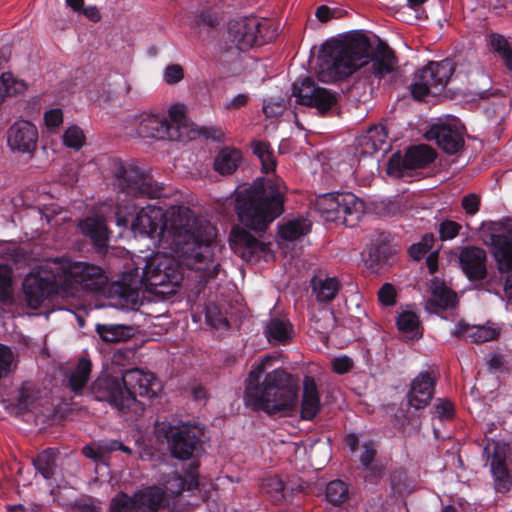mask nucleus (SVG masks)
<instances>
[{
	"instance_id": "38",
	"label": "nucleus",
	"mask_w": 512,
	"mask_h": 512,
	"mask_svg": "<svg viewBox=\"0 0 512 512\" xmlns=\"http://www.w3.org/2000/svg\"><path fill=\"white\" fill-rule=\"evenodd\" d=\"M0 303L5 306L15 303L13 269L7 264H0Z\"/></svg>"
},
{
	"instance_id": "1",
	"label": "nucleus",
	"mask_w": 512,
	"mask_h": 512,
	"mask_svg": "<svg viewBox=\"0 0 512 512\" xmlns=\"http://www.w3.org/2000/svg\"><path fill=\"white\" fill-rule=\"evenodd\" d=\"M371 43L361 32H353L341 40H332L322 46L319 77L334 82L345 79L357 71L367 58L371 59V74L381 80L397 68L398 60L387 43L379 41L370 55Z\"/></svg>"
},
{
	"instance_id": "58",
	"label": "nucleus",
	"mask_w": 512,
	"mask_h": 512,
	"mask_svg": "<svg viewBox=\"0 0 512 512\" xmlns=\"http://www.w3.org/2000/svg\"><path fill=\"white\" fill-rule=\"evenodd\" d=\"M434 415L440 421H446L452 419L454 415V406L448 400H440L434 410Z\"/></svg>"
},
{
	"instance_id": "11",
	"label": "nucleus",
	"mask_w": 512,
	"mask_h": 512,
	"mask_svg": "<svg viewBox=\"0 0 512 512\" xmlns=\"http://www.w3.org/2000/svg\"><path fill=\"white\" fill-rule=\"evenodd\" d=\"M199 461L192 459L184 473L160 472L156 476L159 486L167 497V509L171 512L180 511V498L183 492H193L199 488Z\"/></svg>"
},
{
	"instance_id": "19",
	"label": "nucleus",
	"mask_w": 512,
	"mask_h": 512,
	"mask_svg": "<svg viewBox=\"0 0 512 512\" xmlns=\"http://www.w3.org/2000/svg\"><path fill=\"white\" fill-rule=\"evenodd\" d=\"M428 140H435L445 153L454 155L463 149L465 141L463 131L456 124L438 123L427 131Z\"/></svg>"
},
{
	"instance_id": "37",
	"label": "nucleus",
	"mask_w": 512,
	"mask_h": 512,
	"mask_svg": "<svg viewBox=\"0 0 512 512\" xmlns=\"http://www.w3.org/2000/svg\"><path fill=\"white\" fill-rule=\"evenodd\" d=\"M253 153L258 157L261 162V169L263 173H270L275 171L277 161L274 151L267 141L253 140L251 142Z\"/></svg>"
},
{
	"instance_id": "34",
	"label": "nucleus",
	"mask_w": 512,
	"mask_h": 512,
	"mask_svg": "<svg viewBox=\"0 0 512 512\" xmlns=\"http://www.w3.org/2000/svg\"><path fill=\"white\" fill-rule=\"evenodd\" d=\"M386 239L387 237L384 236L380 242L369 249L365 265L372 273H377L392 255V249Z\"/></svg>"
},
{
	"instance_id": "45",
	"label": "nucleus",
	"mask_w": 512,
	"mask_h": 512,
	"mask_svg": "<svg viewBox=\"0 0 512 512\" xmlns=\"http://www.w3.org/2000/svg\"><path fill=\"white\" fill-rule=\"evenodd\" d=\"M435 237L432 233H426L417 243H413L409 249V256L416 261L421 260L434 246Z\"/></svg>"
},
{
	"instance_id": "10",
	"label": "nucleus",
	"mask_w": 512,
	"mask_h": 512,
	"mask_svg": "<svg viewBox=\"0 0 512 512\" xmlns=\"http://www.w3.org/2000/svg\"><path fill=\"white\" fill-rule=\"evenodd\" d=\"M110 170L115 185L127 195L149 198H158L162 195L163 188L155 184L151 176L135 165L126 164L119 158H113L110 161Z\"/></svg>"
},
{
	"instance_id": "47",
	"label": "nucleus",
	"mask_w": 512,
	"mask_h": 512,
	"mask_svg": "<svg viewBox=\"0 0 512 512\" xmlns=\"http://www.w3.org/2000/svg\"><path fill=\"white\" fill-rule=\"evenodd\" d=\"M348 497V487L341 480H334L326 487V498L333 504H340Z\"/></svg>"
},
{
	"instance_id": "44",
	"label": "nucleus",
	"mask_w": 512,
	"mask_h": 512,
	"mask_svg": "<svg viewBox=\"0 0 512 512\" xmlns=\"http://www.w3.org/2000/svg\"><path fill=\"white\" fill-rule=\"evenodd\" d=\"M310 231V224L305 220H292L282 225L279 234L284 240L293 241L306 235Z\"/></svg>"
},
{
	"instance_id": "14",
	"label": "nucleus",
	"mask_w": 512,
	"mask_h": 512,
	"mask_svg": "<svg viewBox=\"0 0 512 512\" xmlns=\"http://www.w3.org/2000/svg\"><path fill=\"white\" fill-rule=\"evenodd\" d=\"M129 207H119L115 213L118 226L126 227L129 223L135 234L152 237L158 230L162 233L166 226L165 213L160 207L148 205L137 213L128 212Z\"/></svg>"
},
{
	"instance_id": "49",
	"label": "nucleus",
	"mask_w": 512,
	"mask_h": 512,
	"mask_svg": "<svg viewBox=\"0 0 512 512\" xmlns=\"http://www.w3.org/2000/svg\"><path fill=\"white\" fill-rule=\"evenodd\" d=\"M168 124L169 127H174L179 134V140L182 138L183 133L181 131L185 124L186 117L184 107L182 105H174L168 111Z\"/></svg>"
},
{
	"instance_id": "60",
	"label": "nucleus",
	"mask_w": 512,
	"mask_h": 512,
	"mask_svg": "<svg viewBox=\"0 0 512 512\" xmlns=\"http://www.w3.org/2000/svg\"><path fill=\"white\" fill-rule=\"evenodd\" d=\"M44 121L49 129L59 127L63 122V113L59 108L50 109L44 114Z\"/></svg>"
},
{
	"instance_id": "15",
	"label": "nucleus",
	"mask_w": 512,
	"mask_h": 512,
	"mask_svg": "<svg viewBox=\"0 0 512 512\" xmlns=\"http://www.w3.org/2000/svg\"><path fill=\"white\" fill-rule=\"evenodd\" d=\"M142 280L149 286L170 287L166 293H172L183 280L182 268L175 259L157 255L147 262Z\"/></svg>"
},
{
	"instance_id": "8",
	"label": "nucleus",
	"mask_w": 512,
	"mask_h": 512,
	"mask_svg": "<svg viewBox=\"0 0 512 512\" xmlns=\"http://www.w3.org/2000/svg\"><path fill=\"white\" fill-rule=\"evenodd\" d=\"M315 209L325 221L354 227L364 214L365 204L351 192L326 193L315 199Z\"/></svg>"
},
{
	"instance_id": "62",
	"label": "nucleus",
	"mask_w": 512,
	"mask_h": 512,
	"mask_svg": "<svg viewBox=\"0 0 512 512\" xmlns=\"http://www.w3.org/2000/svg\"><path fill=\"white\" fill-rule=\"evenodd\" d=\"M199 134L206 139H211L213 141H223L224 140V132L221 128L217 127H201L199 130Z\"/></svg>"
},
{
	"instance_id": "50",
	"label": "nucleus",
	"mask_w": 512,
	"mask_h": 512,
	"mask_svg": "<svg viewBox=\"0 0 512 512\" xmlns=\"http://www.w3.org/2000/svg\"><path fill=\"white\" fill-rule=\"evenodd\" d=\"M462 225L456 221L446 219L439 224L438 233L441 241L452 240L457 237Z\"/></svg>"
},
{
	"instance_id": "57",
	"label": "nucleus",
	"mask_w": 512,
	"mask_h": 512,
	"mask_svg": "<svg viewBox=\"0 0 512 512\" xmlns=\"http://www.w3.org/2000/svg\"><path fill=\"white\" fill-rule=\"evenodd\" d=\"M16 354H0V380L16 369Z\"/></svg>"
},
{
	"instance_id": "13",
	"label": "nucleus",
	"mask_w": 512,
	"mask_h": 512,
	"mask_svg": "<svg viewBox=\"0 0 512 512\" xmlns=\"http://www.w3.org/2000/svg\"><path fill=\"white\" fill-rule=\"evenodd\" d=\"M454 73V65L449 59L431 61L415 73L411 84V94L416 100H424L430 93L439 94Z\"/></svg>"
},
{
	"instance_id": "56",
	"label": "nucleus",
	"mask_w": 512,
	"mask_h": 512,
	"mask_svg": "<svg viewBox=\"0 0 512 512\" xmlns=\"http://www.w3.org/2000/svg\"><path fill=\"white\" fill-rule=\"evenodd\" d=\"M487 42L493 53L499 54L510 46L508 40L501 34L491 32L487 35Z\"/></svg>"
},
{
	"instance_id": "64",
	"label": "nucleus",
	"mask_w": 512,
	"mask_h": 512,
	"mask_svg": "<svg viewBox=\"0 0 512 512\" xmlns=\"http://www.w3.org/2000/svg\"><path fill=\"white\" fill-rule=\"evenodd\" d=\"M473 325H469L468 323H466L464 320H460L455 328L451 331V335L456 337V338H467L470 340V335H471V327Z\"/></svg>"
},
{
	"instance_id": "26",
	"label": "nucleus",
	"mask_w": 512,
	"mask_h": 512,
	"mask_svg": "<svg viewBox=\"0 0 512 512\" xmlns=\"http://www.w3.org/2000/svg\"><path fill=\"white\" fill-rule=\"evenodd\" d=\"M230 245L234 250L244 249L242 256L244 257L246 251L253 255L257 253H265L267 244L260 242L250 232L242 227L235 226L232 228L229 236Z\"/></svg>"
},
{
	"instance_id": "61",
	"label": "nucleus",
	"mask_w": 512,
	"mask_h": 512,
	"mask_svg": "<svg viewBox=\"0 0 512 512\" xmlns=\"http://www.w3.org/2000/svg\"><path fill=\"white\" fill-rule=\"evenodd\" d=\"M351 366L352 360L345 354L337 357L332 363L333 370L338 374H344L348 372Z\"/></svg>"
},
{
	"instance_id": "51",
	"label": "nucleus",
	"mask_w": 512,
	"mask_h": 512,
	"mask_svg": "<svg viewBox=\"0 0 512 512\" xmlns=\"http://www.w3.org/2000/svg\"><path fill=\"white\" fill-rule=\"evenodd\" d=\"M108 512H134L130 497L123 492L118 493L111 500Z\"/></svg>"
},
{
	"instance_id": "32",
	"label": "nucleus",
	"mask_w": 512,
	"mask_h": 512,
	"mask_svg": "<svg viewBox=\"0 0 512 512\" xmlns=\"http://www.w3.org/2000/svg\"><path fill=\"white\" fill-rule=\"evenodd\" d=\"M91 367L90 359L88 357H81L78 363L66 375L68 386L75 395H80L88 383Z\"/></svg>"
},
{
	"instance_id": "16",
	"label": "nucleus",
	"mask_w": 512,
	"mask_h": 512,
	"mask_svg": "<svg viewBox=\"0 0 512 512\" xmlns=\"http://www.w3.org/2000/svg\"><path fill=\"white\" fill-rule=\"evenodd\" d=\"M436 151L428 145L421 144L409 147L405 154H392L387 164V174L395 178H403L407 171L423 169L436 159Z\"/></svg>"
},
{
	"instance_id": "42",
	"label": "nucleus",
	"mask_w": 512,
	"mask_h": 512,
	"mask_svg": "<svg viewBox=\"0 0 512 512\" xmlns=\"http://www.w3.org/2000/svg\"><path fill=\"white\" fill-rule=\"evenodd\" d=\"M261 489L272 501L279 502L285 498V484L277 476H265L261 479Z\"/></svg>"
},
{
	"instance_id": "27",
	"label": "nucleus",
	"mask_w": 512,
	"mask_h": 512,
	"mask_svg": "<svg viewBox=\"0 0 512 512\" xmlns=\"http://www.w3.org/2000/svg\"><path fill=\"white\" fill-rule=\"evenodd\" d=\"M459 303L458 296L455 291L450 289L438 279L431 282V296L427 301V305L434 310H447L455 308Z\"/></svg>"
},
{
	"instance_id": "55",
	"label": "nucleus",
	"mask_w": 512,
	"mask_h": 512,
	"mask_svg": "<svg viewBox=\"0 0 512 512\" xmlns=\"http://www.w3.org/2000/svg\"><path fill=\"white\" fill-rule=\"evenodd\" d=\"M378 300L382 305L393 306L396 303V290L390 283H385L378 291Z\"/></svg>"
},
{
	"instance_id": "2",
	"label": "nucleus",
	"mask_w": 512,
	"mask_h": 512,
	"mask_svg": "<svg viewBox=\"0 0 512 512\" xmlns=\"http://www.w3.org/2000/svg\"><path fill=\"white\" fill-rule=\"evenodd\" d=\"M276 357L267 354L253 365L245 380L244 403L254 411L268 415L290 411L297 406L299 380L283 369L266 372Z\"/></svg>"
},
{
	"instance_id": "29",
	"label": "nucleus",
	"mask_w": 512,
	"mask_h": 512,
	"mask_svg": "<svg viewBox=\"0 0 512 512\" xmlns=\"http://www.w3.org/2000/svg\"><path fill=\"white\" fill-rule=\"evenodd\" d=\"M242 160L243 154L240 149L226 146L215 156L213 167L221 175H231L238 169Z\"/></svg>"
},
{
	"instance_id": "7",
	"label": "nucleus",
	"mask_w": 512,
	"mask_h": 512,
	"mask_svg": "<svg viewBox=\"0 0 512 512\" xmlns=\"http://www.w3.org/2000/svg\"><path fill=\"white\" fill-rule=\"evenodd\" d=\"M23 294L31 309H38L54 296L66 298L57 257L47 259L23 280Z\"/></svg>"
},
{
	"instance_id": "3",
	"label": "nucleus",
	"mask_w": 512,
	"mask_h": 512,
	"mask_svg": "<svg viewBox=\"0 0 512 512\" xmlns=\"http://www.w3.org/2000/svg\"><path fill=\"white\" fill-rule=\"evenodd\" d=\"M171 249L182 257L190 269L200 273L199 282L207 283L218 276L220 262L214 257L212 242L216 229L209 222L195 219L190 223L172 224Z\"/></svg>"
},
{
	"instance_id": "40",
	"label": "nucleus",
	"mask_w": 512,
	"mask_h": 512,
	"mask_svg": "<svg viewBox=\"0 0 512 512\" xmlns=\"http://www.w3.org/2000/svg\"><path fill=\"white\" fill-rule=\"evenodd\" d=\"M509 449L505 443L497 442L494 445V452L491 456V472L496 481H502L508 476L506 452Z\"/></svg>"
},
{
	"instance_id": "28",
	"label": "nucleus",
	"mask_w": 512,
	"mask_h": 512,
	"mask_svg": "<svg viewBox=\"0 0 512 512\" xmlns=\"http://www.w3.org/2000/svg\"><path fill=\"white\" fill-rule=\"evenodd\" d=\"M264 333L268 342L273 346L289 344L295 336L293 325L277 318L268 321Z\"/></svg>"
},
{
	"instance_id": "63",
	"label": "nucleus",
	"mask_w": 512,
	"mask_h": 512,
	"mask_svg": "<svg viewBox=\"0 0 512 512\" xmlns=\"http://www.w3.org/2000/svg\"><path fill=\"white\" fill-rule=\"evenodd\" d=\"M196 22L200 26L214 28L219 24V19L215 13L204 11L197 17Z\"/></svg>"
},
{
	"instance_id": "31",
	"label": "nucleus",
	"mask_w": 512,
	"mask_h": 512,
	"mask_svg": "<svg viewBox=\"0 0 512 512\" xmlns=\"http://www.w3.org/2000/svg\"><path fill=\"white\" fill-rule=\"evenodd\" d=\"M96 332L106 343H121L131 339L136 329L131 325L123 324H97Z\"/></svg>"
},
{
	"instance_id": "48",
	"label": "nucleus",
	"mask_w": 512,
	"mask_h": 512,
	"mask_svg": "<svg viewBox=\"0 0 512 512\" xmlns=\"http://www.w3.org/2000/svg\"><path fill=\"white\" fill-rule=\"evenodd\" d=\"M63 143L69 148L79 150L85 143V135L76 125L70 126L63 134Z\"/></svg>"
},
{
	"instance_id": "53",
	"label": "nucleus",
	"mask_w": 512,
	"mask_h": 512,
	"mask_svg": "<svg viewBox=\"0 0 512 512\" xmlns=\"http://www.w3.org/2000/svg\"><path fill=\"white\" fill-rule=\"evenodd\" d=\"M376 455V448L372 441H367L362 444V453L360 455V462L366 470H373L372 464Z\"/></svg>"
},
{
	"instance_id": "21",
	"label": "nucleus",
	"mask_w": 512,
	"mask_h": 512,
	"mask_svg": "<svg viewBox=\"0 0 512 512\" xmlns=\"http://www.w3.org/2000/svg\"><path fill=\"white\" fill-rule=\"evenodd\" d=\"M492 254L501 274L512 271V220L503 224L502 228L491 235Z\"/></svg>"
},
{
	"instance_id": "18",
	"label": "nucleus",
	"mask_w": 512,
	"mask_h": 512,
	"mask_svg": "<svg viewBox=\"0 0 512 512\" xmlns=\"http://www.w3.org/2000/svg\"><path fill=\"white\" fill-rule=\"evenodd\" d=\"M136 132L141 138L156 140H179V134L174 127H169L164 115L143 113L138 118Z\"/></svg>"
},
{
	"instance_id": "25",
	"label": "nucleus",
	"mask_w": 512,
	"mask_h": 512,
	"mask_svg": "<svg viewBox=\"0 0 512 512\" xmlns=\"http://www.w3.org/2000/svg\"><path fill=\"white\" fill-rule=\"evenodd\" d=\"M321 408L320 393L315 380L305 376L303 380V396L301 402V418L312 420Z\"/></svg>"
},
{
	"instance_id": "6",
	"label": "nucleus",
	"mask_w": 512,
	"mask_h": 512,
	"mask_svg": "<svg viewBox=\"0 0 512 512\" xmlns=\"http://www.w3.org/2000/svg\"><path fill=\"white\" fill-rule=\"evenodd\" d=\"M57 259L66 298L75 297L80 291L101 292L107 286L108 276L102 267L66 256Z\"/></svg>"
},
{
	"instance_id": "36",
	"label": "nucleus",
	"mask_w": 512,
	"mask_h": 512,
	"mask_svg": "<svg viewBox=\"0 0 512 512\" xmlns=\"http://www.w3.org/2000/svg\"><path fill=\"white\" fill-rule=\"evenodd\" d=\"M397 327L407 341H413L422 336L420 321L414 312H402L397 318Z\"/></svg>"
},
{
	"instance_id": "20",
	"label": "nucleus",
	"mask_w": 512,
	"mask_h": 512,
	"mask_svg": "<svg viewBox=\"0 0 512 512\" xmlns=\"http://www.w3.org/2000/svg\"><path fill=\"white\" fill-rule=\"evenodd\" d=\"M38 130L30 121H16L7 131L8 146L20 153L33 154L37 148Z\"/></svg>"
},
{
	"instance_id": "9",
	"label": "nucleus",
	"mask_w": 512,
	"mask_h": 512,
	"mask_svg": "<svg viewBox=\"0 0 512 512\" xmlns=\"http://www.w3.org/2000/svg\"><path fill=\"white\" fill-rule=\"evenodd\" d=\"M228 36L240 51L264 45L277 36V27L271 19L246 16L228 23Z\"/></svg>"
},
{
	"instance_id": "17",
	"label": "nucleus",
	"mask_w": 512,
	"mask_h": 512,
	"mask_svg": "<svg viewBox=\"0 0 512 512\" xmlns=\"http://www.w3.org/2000/svg\"><path fill=\"white\" fill-rule=\"evenodd\" d=\"M293 92L299 104L314 107L322 115L337 104V97L334 93H331L326 88L317 86L309 77L301 81L300 87L294 84Z\"/></svg>"
},
{
	"instance_id": "39",
	"label": "nucleus",
	"mask_w": 512,
	"mask_h": 512,
	"mask_svg": "<svg viewBox=\"0 0 512 512\" xmlns=\"http://www.w3.org/2000/svg\"><path fill=\"white\" fill-rule=\"evenodd\" d=\"M36 470L48 482L49 486L53 485L54 475L56 473L55 453L48 449L39 453L33 461Z\"/></svg>"
},
{
	"instance_id": "30",
	"label": "nucleus",
	"mask_w": 512,
	"mask_h": 512,
	"mask_svg": "<svg viewBox=\"0 0 512 512\" xmlns=\"http://www.w3.org/2000/svg\"><path fill=\"white\" fill-rule=\"evenodd\" d=\"M312 292L318 302H330L336 298L341 284L336 277L315 275L310 281Z\"/></svg>"
},
{
	"instance_id": "52",
	"label": "nucleus",
	"mask_w": 512,
	"mask_h": 512,
	"mask_svg": "<svg viewBox=\"0 0 512 512\" xmlns=\"http://www.w3.org/2000/svg\"><path fill=\"white\" fill-rule=\"evenodd\" d=\"M206 320L214 328H228L229 322L222 315L217 306H208L206 309Z\"/></svg>"
},
{
	"instance_id": "22",
	"label": "nucleus",
	"mask_w": 512,
	"mask_h": 512,
	"mask_svg": "<svg viewBox=\"0 0 512 512\" xmlns=\"http://www.w3.org/2000/svg\"><path fill=\"white\" fill-rule=\"evenodd\" d=\"M459 263L470 281H482L487 277V254L483 248L476 246L461 248Z\"/></svg>"
},
{
	"instance_id": "41",
	"label": "nucleus",
	"mask_w": 512,
	"mask_h": 512,
	"mask_svg": "<svg viewBox=\"0 0 512 512\" xmlns=\"http://www.w3.org/2000/svg\"><path fill=\"white\" fill-rule=\"evenodd\" d=\"M37 392L30 382H24L18 390V396L15 403L17 413L33 411L37 399Z\"/></svg>"
},
{
	"instance_id": "33",
	"label": "nucleus",
	"mask_w": 512,
	"mask_h": 512,
	"mask_svg": "<svg viewBox=\"0 0 512 512\" xmlns=\"http://www.w3.org/2000/svg\"><path fill=\"white\" fill-rule=\"evenodd\" d=\"M387 138V128L383 124L374 125L361 136L360 145L365 153L373 154L382 149Z\"/></svg>"
},
{
	"instance_id": "24",
	"label": "nucleus",
	"mask_w": 512,
	"mask_h": 512,
	"mask_svg": "<svg viewBox=\"0 0 512 512\" xmlns=\"http://www.w3.org/2000/svg\"><path fill=\"white\" fill-rule=\"evenodd\" d=\"M434 392V379L427 371L420 372L412 381L407 398L411 407L416 410L425 408L431 401Z\"/></svg>"
},
{
	"instance_id": "12",
	"label": "nucleus",
	"mask_w": 512,
	"mask_h": 512,
	"mask_svg": "<svg viewBox=\"0 0 512 512\" xmlns=\"http://www.w3.org/2000/svg\"><path fill=\"white\" fill-rule=\"evenodd\" d=\"M158 433L167 440L172 456L179 460H188L200 447L202 428L191 422H179L175 425L163 423Z\"/></svg>"
},
{
	"instance_id": "35",
	"label": "nucleus",
	"mask_w": 512,
	"mask_h": 512,
	"mask_svg": "<svg viewBox=\"0 0 512 512\" xmlns=\"http://www.w3.org/2000/svg\"><path fill=\"white\" fill-rule=\"evenodd\" d=\"M83 233L89 236L94 244L103 248L108 242V232L104 222L96 218H87L80 223Z\"/></svg>"
},
{
	"instance_id": "54",
	"label": "nucleus",
	"mask_w": 512,
	"mask_h": 512,
	"mask_svg": "<svg viewBox=\"0 0 512 512\" xmlns=\"http://www.w3.org/2000/svg\"><path fill=\"white\" fill-rule=\"evenodd\" d=\"M164 81L169 85L179 83L184 78V70L179 64H170L164 70Z\"/></svg>"
},
{
	"instance_id": "4",
	"label": "nucleus",
	"mask_w": 512,
	"mask_h": 512,
	"mask_svg": "<svg viewBox=\"0 0 512 512\" xmlns=\"http://www.w3.org/2000/svg\"><path fill=\"white\" fill-rule=\"evenodd\" d=\"M287 186L280 180L255 181L235 191L234 209L247 228L265 231L284 212Z\"/></svg>"
},
{
	"instance_id": "59",
	"label": "nucleus",
	"mask_w": 512,
	"mask_h": 512,
	"mask_svg": "<svg viewBox=\"0 0 512 512\" xmlns=\"http://www.w3.org/2000/svg\"><path fill=\"white\" fill-rule=\"evenodd\" d=\"M461 205L467 214L475 215L480 209V197L470 193L462 198Z\"/></svg>"
},
{
	"instance_id": "46",
	"label": "nucleus",
	"mask_w": 512,
	"mask_h": 512,
	"mask_svg": "<svg viewBox=\"0 0 512 512\" xmlns=\"http://www.w3.org/2000/svg\"><path fill=\"white\" fill-rule=\"evenodd\" d=\"M471 330L470 341L477 344L495 340L500 335L498 328L489 325H473Z\"/></svg>"
},
{
	"instance_id": "23",
	"label": "nucleus",
	"mask_w": 512,
	"mask_h": 512,
	"mask_svg": "<svg viewBox=\"0 0 512 512\" xmlns=\"http://www.w3.org/2000/svg\"><path fill=\"white\" fill-rule=\"evenodd\" d=\"M134 512H159L167 508V497L159 486L151 485L136 491L131 497Z\"/></svg>"
},
{
	"instance_id": "43",
	"label": "nucleus",
	"mask_w": 512,
	"mask_h": 512,
	"mask_svg": "<svg viewBox=\"0 0 512 512\" xmlns=\"http://www.w3.org/2000/svg\"><path fill=\"white\" fill-rule=\"evenodd\" d=\"M27 85L23 80L16 79L11 73L0 76V97H11L26 91Z\"/></svg>"
},
{
	"instance_id": "5",
	"label": "nucleus",
	"mask_w": 512,
	"mask_h": 512,
	"mask_svg": "<svg viewBox=\"0 0 512 512\" xmlns=\"http://www.w3.org/2000/svg\"><path fill=\"white\" fill-rule=\"evenodd\" d=\"M162 383L150 371L139 368L126 370L121 377L103 373L92 385L98 401H106L119 411L131 409L136 397L152 399L162 391Z\"/></svg>"
}]
</instances>
